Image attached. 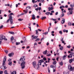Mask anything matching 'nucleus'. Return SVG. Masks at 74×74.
I'll use <instances>...</instances> for the list:
<instances>
[{
	"label": "nucleus",
	"mask_w": 74,
	"mask_h": 74,
	"mask_svg": "<svg viewBox=\"0 0 74 74\" xmlns=\"http://www.w3.org/2000/svg\"><path fill=\"white\" fill-rule=\"evenodd\" d=\"M25 56H23L21 58L19 62H18V64H20L21 62V66L22 69H23L25 67V65L26 64V62H25Z\"/></svg>",
	"instance_id": "obj_1"
},
{
	"label": "nucleus",
	"mask_w": 74,
	"mask_h": 74,
	"mask_svg": "<svg viewBox=\"0 0 74 74\" xmlns=\"http://www.w3.org/2000/svg\"><path fill=\"white\" fill-rule=\"evenodd\" d=\"M6 59H7V57L6 56H5L4 57L3 62L2 64V66H1V69H2V70H4V66H5V62H6Z\"/></svg>",
	"instance_id": "obj_2"
},
{
	"label": "nucleus",
	"mask_w": 74,
	"mask_h": 74,
	"mask_svg": "<svg viewBox=\"0 0 74 74\" xmlns=\"http://www.w3.org/2000/svg\"><path fill=\"white\" fill-rule=\"evenodd\" d=\"M10 20L11 24H12L13 23V19H12V16H10L9 17V18L7 20L6 23H8Z\"/></svg>",
	"instance_id": "obj_3"
},
{
	"label": "nucleus",
	"mask_w": 74,
	"mask_h": 74,
	"mask_svg": "<svg viewBox=\"0 0 74 74\" xmlns=\"http://www.w3.org/2000/svg\"><path fill=\"white\" fill-rule=\"evenodd\" d=\"M44 62V61L43 60H39V61L38 62V66L37 67V68H36V69H38V67H39V66L41 65V63Z\"/></svg>",
	"instance_id": "obj_4"
},
{
	"label": "nucleus",
	"mask_w": 74,
	"mask_h": 74,
	"mask_svg": "<svg viewBox=\"0 0 74 74\" xmlns=\"http://www.w3.org/2000/svg\"><path fill=\"white\" fill-rule=\"evenodd\" d=\"M72 56H74V53H73V52H71L69 55L68 56V57L69 58H72V57H73Z\"/></svg>",
	"instance_id": "obj_5"
},
{
	"label": "nucleus",
	"mask_w": 74,
	"mask_h": 74,
	"mask_svg": "<svg viewBox=\"0 0 74 74\" xmlns=\"http://www.w3.org/2000/svg\"><path fill=\"white\" fill-rule=\"evenodd\" d=\"M5 38V36L3 35H0V40H3Z\"/></svg>",
	"instance_id": "obj_6"
},
{
	"label": "nucleus",
	"mask_w": 74,
	"mask_h": 74,
	"mask_svg": "<svg viewBox=\"0 0 74 74\" xmlns=\"http://www.w3.org/2000/svg\"><path fill=\"white\" fill-rule=\"evenodd\" d=\"M65 23V19L64 18H62V20L61 21V23L62 24H63Z\"/></svg>",
	"instance_id": "obj_7"
},
{
	"label": "nucleus",
	"mask_w": 74,
	"mask_h": 74,
	"mask_svg": "<svg viewBox=\"0 0 74 74\" xmlns=\"http://www.w3.org/2000/svg\"><path fill=\"white\" fill-rule=\"evenodd\" d=\"M14 55V53L12 52L11 53H9L8 54V56H9V57H11L12 56H13Z\"/></svg>",
	"instance_id": "obj_8"
},
{
	"label": "nucleus",
	"mask_w": 74,
	"mask_h": 74,
	"mask_svg": "<svg viewBox=\"0 0 74 74\" xmlns=\"http://www.w3.org/2000/svg\"><path fill=\"white\" fill-rule=\"evenodd\" d=\"M49 11H50L51 10H53V8L52 7L51 8L49 7L48 8Z\"/></svg>",
	"instance_id": "obj_9"
},
{
	"label": "nucleus",
	"mask_w": 74,
	"mask_h": 74,
	"mask_svg": "<svg viewBox=\"0 0 74 74\" xmlns=\"http://www.w3.org/2000/svg\"><path fill=\"white\" fill-rule=\"evenodd\" d=\"M33 66H34V68H35V66H36V62L34 61L32 63Z\"/></svg>",
	"instance_id": "obj_10"
},
{
	"label": "nucleus",
	"mask_w": 74,
	"mask_h": 74,
	"mask_svg": "<svg viewBox=\"0 0 74 74\" xmlns=\"http://www.w3.org/2000/svg\"><path fill=\"white\" fill-rule=\"evenodd\" d=\"M66 57H67V55H65L63 57V60H65L66 59Z\"/></svg>",
	"instance_id": "obj_11"
},
{
	"label": "nucleus",
	"mask_w": 74,
	"mask_h": 74,
	"mask_svg": "<svg viewBox=\"0 0 74 74\" xmlns=\"http://www.w3.org/2000/svg\"><path fill=\"white\" fill-rule=\"evenodd\" d=\"M71 10L69 11V12H70V14H71V15L72 14H73V11L72 10H73V8H71Z\"/></svg>",
	"instance_id": "obj_12"
},
{
	"label": "nucleus",
	"mask_w": 74,
	"mask_h": 74,
	"mask_svg": "<svg viewBox=\"0 0 74 74\" xmlns=\"http://www.w3.org/2000/svg\"><path fill=\"white\" fill-rule=\"evenodd\" d=\"M27 41V40H26V38H25V39L24 40V42H23V41L22 40H21V43H23L24 42H26Z\"/></svg>",
	"instance_id": "obj_13"
},
{
	"label": "nucleus",
	"mask_w": 74,
	"mask_h": 74,
	"mask_svg": "<svg viewBox=\"0 0 74 74\" xmlns=\"http://www.w3.org/2000/svg\"><path fill=\"white\" fill-rule=\"evenodd\" d=\"M35 15H34L33 14L32 16V19H33V20H34V19H36L35 18L36 17H35Z\"/></svg>",
	"instance_id": "obj_14"
},
{
	"label": "nucleus",
	"mask_w": 74,
	"mask_h": 74,
	"mask_svg": "<svg viewBox=\"0 0 74 74\" xmlns=\"http://www.w3.org/2000/svg\"><path fill=\"white\" fill-rule=\"evenodd\" d=\"M73 59H71L69 60V62L70 63H71L73 62Z\"/></svg>",
	"instance_id": "obj_15"
},
{
	"label": "nucleus",
	"mask_w": 74,
	"mask_h": 74,
	"mask_svg": "<svg viewBox=\"0 0 74 74\" xmlns=\"http://www.w3.org/2000/svg\"><path fill=\"white\" fill-rule=\"evenodd\" d=\"M23 12H25V14H27V12H28V10L27 9H26L25 10H24Z\"/></svg>",
	"instance_id": "obj_16"
},
{
	"label": "nucleus",
	"mask_w": 74,
	"mask_h": 74,
	"mask_svg": "<svg viewBox=\"0 0 74 74\" xmlns=\"http://www.w3.org/2000/svg\"><path fill=\"white\" fill-rule=\"evenodd\" d=\"M16 72L15 71H13L11 73V74H16Z\"/></svg>",
	"instance_id": "obj_17"
},
{
	"label": "nucleus",
	"mask_w": 74,
	"mask_h": 74,
	"mask_svg": "<svg viewBox=\"0 0 74 74\" xmlns=\"http://www.w3.org/2000/svg\"><path fill=\"white\" fill-rule=\"evenodd\" d=\"M37 37H38V36H35L34 37L32 38V40H34V39H36V38H37Z\"/></svg>",
	"instance_id": "obj_18"
},
{
	"label": "nucleus",
	"mask_w": 74,
	"mask_h": 74,
	"mask_svg": "<svg viewBox=\"0 0 74 74\" xmlns=\"http://www.w3.org/2000/svg\"><path fill=\"white\" fill-rule=\"evenodd\" d=\"M47 52V50H46L45 51H43V53L44 55H46Z\"/></svg>",
	"instance_id": "obj_19"
},
{
	"label": "nucleus",
	"mask_w": 74,
	"mask_h": 74,
	"mask_svg": "<svg viewBox=\"0 0 74 74\" xmlns=\"http://www.w3.org/2000/svg\"><path fill=\"white\" fill-rule=\"evenodd\" d=\"M14 38L13 36H12L10 39L11 41L12 42L13 40H14Z\"/></svg>",
	"instance_id": "obj_20"
},
{
	"label": "nucleus",
	"mask_w": 74,
	"mask_h": 74,
	"mask_svg": "<svg viewBox=\"0 0 74 74\" xmlns=\"http://www.w3.org/2000/svg\"><path fill=\"white\" fill-rule=\"evenodd\" d=\"M56 64V61H53V65H55Z\"/></svg>",
	"instance_id": "obj_21"
},
{
	"label": "nucleus",
	"mask_w": 74,
	"mask_h": 74,
	"mask_svg": "<svg viewBox=\"0 0 74 74\" xmlns=\"http://www.w3.org/2000/svg\"><path fill=\"white\" fill-rule=\"evenodd\" d=\"M46 19V16L42 17L41 18V19L42 20H44V19Z\"/></svg>",
	"instance_id": "obj_22"
},
{
	"label": "nucleus",
	"mask_w": 74,
	"mask_h": 74,
	"mask_svg": "<svg viewBox=\"0 0 74 74\" xmlns=\"http://www.w3.org/2000/svg\"><path fill=\"white\" fill-rule=\"evenodd\" d=\"M8 64L9 65H10V66H12V62L11 61V62H9Z\"/></svg>",
	"instance_id": "obj_23"
},
{
	"label": "nucleus",
	"mask_w": 74,
	"mask_h": 74,
	"mask_svg": "<svg viewBox=\"0 0 74 74\" xmlns=\"http://www.w3.org/2000/svg\"><path fill=\"white\" fill-rule=\"evenodd\" d=\"M9 33H10V34H15V33L14 32H9Z\"/></svg>",
	"instance_id": "obj_24"
},
{
	"label": "nucleus",
	"mask_w": 74,
	"mask_h": 74,
	"mask_svg": "<svg viewBox=\"0 0 74 74\" xmlns=\"http://www.w3.org/2000/svg\"><path fill=\"white\" fill-rule=\"evenodd\" d=\"M35 31L36 32V35H38V31L37 30H36Z\"/></svg>",
	"instance_id": "obj_25"
},
{
	"label": "nucleus",
	"mask_w": 74,
	"mask_h": 74,
	"mask_svg": "<svg viewBox=\"0 0 74 74\" xmlns=\"http://www.w3.org/2000/svg\"><path fill=\"white\" fill-rule=\"evenodd\" d=\"M14 15V14L13 13H10L8 15V16H11V15Z\"/></svg>",
	"instance_id": "obj_26"
},
{
	"label": "nucleus",
	"mask_w": 74,
	"mask_h": 74,
	"mask_svg": "<svg viewBox=\"0 0 74 74\" xmlns=\"http://www.w3.org/2000/svg\"><path fill=\"white\" fill-rule=\"evenodd\" d=\"M51 20H52V21H56L57 19H53V18H51L50 19Z\"/></svg>",
	"instance_id": "obj_27"
},
{
	"label": "nucleus",
	"mask_w": 74,
	"mask_h": 74,
	"mask_svg": "<svg viewBox=\"0 0 74 74\" xmlns=\"http://www.w3.org/2000/svg\"><path fill=\"white\" fill-rule=\"evenodd\" d=\"M60 50H63V46H61L60 47Z\"/></svg>",
	"instance_id": "obj_28"
},
{
	"label": "nucleus",
	"mask_w": 74,
	"mask_h": 74,
	"mask_svg": "<svg viewBox=\"0 0 74 74\" xmlns=\"http://www.w3.org/2000/svg\"><path fill=\"white\" fill-rule=\"evenodd\" d=\"M24 14H25V13H22L20 15H18V16L19 17V16H21V15H24Z\"/></svg>",
	"instance_id": "obj_29"
},
{
	"label": "nucleus",
	"mask_w": 74,
	"mask_h": 74,
	"mask_svg": "<svg viewBox=\"0 0 74 74\" xmlns=\"http://www.w3.org/2000/svg\"><path fill=\"white\" fill-rule=\"evenodd\" d=\"M49 14H50V12H47L45 13V14L47 15H49Z\"/></svg>",
	"instance_id": "obj_30"
},
{
	"label": "nucleus",
	"mask_w": 74,
	"mask_h": 74,
	"mask_svg": "<svg viewBox=\"0 0 74 74\" xmlns=\"http://www.w3.org/2000/svg\"><path fill=\"white\" fill-rule=\"evenodd\" d=\"M4 73L5 74H9L8 73H7V71L5 70L4 71Z\"/></svg>",
	"instance_id": "obj_31"
},
{
	"label": "nucleus",
	"mask_w": 74,
	"mask_h": 74,
	"mask_svg": "<svg viewBox=\"0 0 74 74\" xmlns=\"http://www.w3.org/2000/svg\"><path fill=\"white\" fill-rule=\"evenodd\" d=\"M50 67L51 68H53L55 67V66L53 65H51L50 66Z\"/></svg>",
	"instance_id": "obj_32"
},
{
	"label": "nucleus",
	"mask_w": 74,
	"mask_h": 74,
	"mask_svg": "<svg viewBox=\"0 0 74 74\" xmlns=\"http://www.w3.org/2000/svg\"><path fill=\"white\" fill-rule=\"evenodd\" d=\"M69 26H71V22H69L68 23Z\"/></svg>",
	"instance_id": "obj_33"
},
{
	"label": "nucleus",
	"mask_w": 74,
	"mask_h": 74,
	"mask_svg": "<svg viewBox=\"0 0 74 74\" xmlns=\"http://www.w3.org/2000/svg\"><path fill=\"white\" fill-rule=\"evenodd\" d=\"M48 73H50V69H49V67H48Z\"/></svg>",
	"instance_id": "obj_34"
},
{
	"label": "nucleus",
	"mask_w": 74,
	"mask_h": 74,
	"mask_svg": "<svg viewBox=\"0 0 74 74\" xmlns=\"http://www.w3.org/2000/svg\"><path fill=\"white\" fill-rule=\"evenodd\" d=\"M33 7H35V8H36V7H38V6L37 5H36V4H35L34 6Z\"/></svg>",
	"instance_id": "obj_35"
},
{
	"label": "nucleus",
	"mask_w": 74,
	"mask_h": 74,
	"mask_svg": "<svg viewBox=\"0 0 74 74\" xmlns=\"http://www.w3.org/2000/svg\"><path fill=\"white\" fill-rule=\"evenodd\" d=\"M69 69H70L71 71H73V67H72V66H71Z\"/></svg>",
	"instance_id": "obj_36"
},
{
	"label": "nucleus",
	"mask_w": 74,
	"mask_h": 74,
	"mask_svg": "<svg viewBox=\"0 0 74 74\" xmlns=\"http://www.w3.org/2000/svg\"><path fill=\"white\" fill-rule=\"evenodd\" d=\"M20 44V42H16V45H19V44Z\"/></svg>",
	"instance_id": "obj_37"
},
{
	"label": "nucleus",
	"mask_w": 74,
	"mask_h": 74,
	"mask_svg": "<svg viewBox=\"0 0 74 74\" xmlns=\"http://www.w3.org/2000/svg\"><path fill=\"white\" fill-rule=\"evenodd\" d=\"M18 20L19 21H23V19H22L21 18H19L18 19Z\"/></svg>",
	"instance_id": "obj_38"
},
{
	"label": "nucleus",
	"mask_w": 74,
	"mask_h": 74,
	"mask_svg": "<svg viewBox=\"0 0 74 74\" xmlns=\"http://www.w3.org/2000/svg\"><path fill=\"white\" fill-rule=\"evenodd\" d=\"M71 67V65H68V68L69 69H70V68Z\"/></svg>",
	"instance_id": "obj_39"
},
{
	"label": "nucleus",
	"mask_w": 74,
	"mask_h": 74,
	"mask_svg": "<svg viewBox=\"0 0 74 74\" xmlns=\"http://www.w3.org/2000/svg\"><path fill=\"white\" fill-rule=\"evenodd\" d=\"M70 7H74V5H72V4L70 5Z\"/></svg>",
	"instance_id": "obj_40"
},
{
	"label": "nucleus",
	"mask_w": 74,
	"mask_h": 74,
	"mask_svg": "<svg viewBox=\"0 0 74 74\" xmlns=\"http://www.w3.org/2000/svg\"><path fill=\"white\" fill-rule=\"evenodd\" d=\"M4 51L5 52V53H8V50H5Z\"/></svg>",
	"instance_id": "obj_41"
},
{
	"label": "nucleus",
	"mask_w": 74,
	"mask_h": 74,
	"mask_svg": "<svg viewBox=\"0 0 74 74\" xmlns=\"http://www.w3.org/2000/svg\"><path fill=\"white\" fill-rule=\"evenodd\" d=\"M60 65L61 66H62V65H63V62H61L60 63Z\"/></svg>",
	"instance_id": "obj_42"
},
{
	"label": "nucleus",
	"mask_w": 74,
	"mask_h": 74,
	"mask_svg": "<svg viewBox=\"0 0 74 74\" xmlns=\"http://www.w3.org/2000/svg\"><path fill=\"white\" fill-rule=\"evenodd\" d=\"M59 33L61 34H62V31H60L59 32Z\"/></svg>",
	"instance_id": "obj_43"
},
{
	"label": "nucleus",
	"mask_w": 74,
	"mask_h": 74,
	"mask_svg": "<svg viewBox=\"0 0 74 74\" xmlns=\"http://www.w3.org/2000/svg\"><path fill=\"white\" fill-rule=\"evenodd\" d=\"M67 47L68 48H70L71 47V46H67Z\"/></svg>",
	"instance_id": "obj_44"
},
{
	"label": "nucleus",
	"mask_w": 74,
	"mask_h": 74,
	"mask_svg": "<svg viewBox=\"0 0 74 74\" xmlns=\"http://www.w3.org/2000/svg\"><path fill=\"white\" fill-rule=\"evenodd\" d=\"M64 74H69V72H67V73L66 72L65 73H64Z\"/></svg>",
	"instance_id": "obj_45"
},
{
	"label": "nucleus",
	"mask_w": 74,
	"mask_h": 74,
	"mask_svg": "<svg viewBox=\"0 0 74 74\" xmlns=\"http://www.w3.org/2000/svg\"><path fill=\"white\" fill-rule=\"evenodd\" d=\"M40 40V38H37L36 40V41H39Z\"/></svg>",
	"instance_id": "obj_46"
},
{
	"label": "nucleus",
	"mask_w": 74,
	"mask_h": 74,
	"mask_svg": "<svg viewBox=\"0 0 74 74\" xmlns=\"http://www.w3.org/2000/svg\"><path fill=\"white\" fill-rule=\"evenodd\" d=\"M43 60H44L45 61L47 60V59L45 58L44 57L43 58Z\"/></svg>",
	"instance_id": "obj_47"
},
{
	"label": "nucleus",
	"mask_w": 74,
	"mask_h": 74,
	"mask_svg": "<svg viewBox=\"0 0 74 74\" xmlns=\"http://www.w3.org/2000/svg\"><path fill=\"white\" fill-rule=\"evenodd\" d=\"M62 17H63V16H64V13H62Z\"/></svg>",
	"instance_id": "obj_48"
},
{
	"label": "nucleus",
	"mask_w": 74,
	"mask_h": 74,
	"mask_svg": "<svg viewBox=\"0 0 74 74\" xmlns=\"http://www.w3.org/2000/svg\"><path fill=\"white\" fill-rule=\"evenodd\" d=\"M63 38H61L60 40L61 41H63Z\"/></svg>",
	"instance_id": "obj_49"
},
{
	"label": "nucleus",
	"mask_w": 74,
	"mask_h": 74,
	"mask_svg": "<svg viewBox=\"0 0 74 74\" xmlns=\"http://www.w3.org/2000/svg\"><path fill=\"white\" fill-rule=\"evenodd\" d=\"M35 10H36V11H38V8L35 9Z\"/></svg>",
	"instance_id": "obj_50"
},
{
	"label": "nucleus",
	"mask_w": 74,
	"mask_h": 74,
	"mask_svg": "<svg viewBox=\"0 0 74 74\" xmlns=\"http://www.w3.org/2000/svg\"><path fill=\"white\" fill-rule=\"evenodd\" d=\"M3 27V25H2L1 26H0V29H2Z\"/></svg>",
	"instance_id": "obj_51"
},
{
	"label": "nucleus",
	"mask_w": 74,
	"mask_h": 74,
	"mask_svg": "<svg viewBox=\"0 0 74 74\" xmlns=\"http://www.w3.org/2000/svg\"><path fill=\"white\" fill-rule=\"evenodd\" d=\"M38 10H39V11H40V10H41V8L39 7V8H38Z\"/></svg>",
	"instance_id": "obj_52"
},
{
	"label": "nucleus",
	"mask_w": 74,
	"mask_h": 74,
	"mask_svg": "<svg viewBox=\"0 0 74 74\" xmlns=\"http://www.w3.org/2000/svg\"><path fill=\"white\" fill-rule=\"evenodd\" d=\"M3 40H6V41L7 40V39L5 38H5H3Z\"/></svg>",
	"instance_id": "obj_53"
},
{
	"label": "nucleus",
	"mask_w": 74,
	"mask_h": 74,
	"mask_svg": "<svg viewBox=\"0 0 74 74\" xmlns=\"http://www.w3.org/2000/svg\"><path fill=\"white\" fill-rule=\"evenodd\" d=\"M50 28H51V27H49L48 30V32H49V29H50Z\"/></svg>",
	"instance_id": "obj_54"
},
{
	"label": "nucleus",
	"mask_w": 74,
	"mask_h": 74,
	"mask_svg": "<svg viewBox=\"0 0 74 74\" xmlns=\"http://www.w3.org/2000/svg\"><path fill=\"white\" fill-rule=\"evenodd\" d=\"M8 62H11V59H10V58H9L8 60Z\"/></svg>",
	"instance_id": "obj_55"
},
{
	"label": "nucleus",
	"mask_w": 74,
	"mask_h": 74,
	"mask_svg": "<svg viewBox=\"0 0 74 74\" xmlns=\"http://www.w3.org/2000/svg\"><path fill=\"white\" fill-rule=\"evenodd\" d=\"M38 13L39 15H41V12H40V11H39V12H38Z\"/></svg>",
	"instance_id": "obj_56"
},
{
	"label": "nucleus",
	"mask_w": 74,
	"mask_h": 74,
	"mask_svg": "<svg viewBox=\"0 0 74 74\" xmlns=\"http://www.w3.org/2000/svg\"><path fill=\"white\" fill-rule=\"evenodd\" d=\"M32 2L33 3H34V2H35V0H32Z\"/></svg>",
	"instance_id": "obj_57"
},
{
	"label": "nucleus",
	"mask_w": 74,
	"mask_h": 74,
	"mask_svg": "<svg viewBox=\"0 0 74 74\" xmlns=\"http://www.w3.org/2000/svg\"><path fill=\"white\" fill-rule=\"evenodd\" d=\"M44 38H42L41 39V40H40V41H42V40H44Z\"/></svg>",
	"instance_id": "obj_58"
},
{
	"label": "nucleus",
	"mask_w": 74,
	"mask_h": 74,
	"mask_svg": "<svg viewBox=\"0 0 74 74\" xmlns=\"http://www.w3.org/2000/svg\"><path fill=\"white\" fill-rule=\"evenodd\" d=\"M66 30L64 29L63 31L64 33H65V32H66Z\"/></svg>",
	"instance_id": "obj_59"
},
{
	"label": "nucleus",
	"mask_w": 74,
	"mask_h": 74,
	"mask_svg": "<svg viewBox=\"0 0 74 74\" xmlns=\"http://www.w3.org/2000/svg\"><path fill=\"white\" fill-rule=\"evenodd\" d=\"M58 14V12H57L56 13L55 15H57Z\"/></svg>",
	"instance_id": "obj_60"
},
{
	"label": "nucleus",
	"mask_w": 74,
	"mask_h": 74,
	"mask_svg": "<svg viewBox=\"0 0 74 74\" xmlns=\"http://www.w3.org/2000/svg\"><path fill=\"white\" fill-rule=\"evenodd\" d=\"M37 45V43L35 42L34 44V45Z\"/></svg>",
	"instance_id": "obj_61"
},
{
	"label": "nucleus",
	"mask_w": 74,
	"mask_h": 74,
	"mask_svg": "<svg viewBox=\"0 0 74 74\" xmlns=\"http://www.w3.org/2000/svg\"><path fill=\"white\" fill-rule=\"evenodd\" d=\"M47 46H48V45H49V42H47Z\"/></svg>",
	"instance_id": "obj_62"
},
{
	"label": "nucleus",
	"mask_w": 74,
	"mask_h": 74,
	"mask_svg": "<svg viewBox=\"0 0 74 74\" xmlns=\"http://www.w3.org/2000/svg\"><path fill=\"white\" fill-rule=\"evenodd\" d=\"M3 71H0V74H3Z\"/></svg>",
	"instance_id": "obj_63"
},
{
	"label": "nucleus",
	"mask_w": 74,
	"mask_h": 74,
	"mask_svg": "<svg viewBox=\"0 0 74 74\" xmlns=\"http://www.w3.org/2000/svg\"><path fill=\"white\" fill-rule=\"evenodd\" d=\"M65 8H68V5H66L65 6Z\"/></svg>",
	"instance_id": "obj_64"
}]
</instances>
